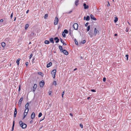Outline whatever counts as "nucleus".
I'll list each match as a JSON object with an SVG mask.
<instances>
[{
	"instance_id": "f257e3e1",
	"label": "nucleus",
	"mask_w": 131,
	"mask_h": 131,
	"mask_svg": "<svg viewBox=\"0 0 131 131\" xmlns=\"http://www.w3.org/2000/svg\"><path fill=\"white\" fill-rule=\"evenodd\" d=\"M19 124L20 126L23 128H25L27 127V125L26 124L23 122L22 121H20L19 122Z\"/></svg>"
},
{
	"instance_id": "f03ea898",
	"label": "nucleus",
	"mask_w": 131,
	"mask_h": 131,
	"mask_svg": "<svg viewBox=\"0 0 131 131\" xmlns=\"http://www.w3.org/2000/svg\"><path fill=\"white\" fill-rule=\"evenodd\" d=\"M56 70H53L51 72V74H52V76L53 78L54 79L55 78V75L56 74Z\"/></svg>"
},
{
	"instance_id": "7ed1b4c3",
	"label": "nucleus",
	"mask_w": 131,
	"mask_h": 131,
	"mask_svg": "<svg viewBox=\"0 0 131 131\" xmlns=\"http://www.w3.org/2000/svg\"><path fill=\"white\" fill-rule=\"evenodd\" d=\"M59 20L58 17H56L55 18L54 22V25H56L57 24Z\"/></svg>"
},
{
	"instance_id": "20e7f679",
	"label": "nucleus",
	"mask_w": 131,
	"mask_h": 131,
	"mask_svg": "<svg viewBox=\"0 0 131 131\" xmlns=\"http://www.w3.org/2000/svg\"><path fill=\"white\" fill-rule=\"evenodd\" d=\"M97 33H99V31H98V30L96 29V28H94V32L93 35L94 36H95L96 35V34Z\"/></svg>"
},
{
	"instance_id": "39448f33",
	"label": "nucleus",
	"mask_w": 131,
	"mask_h": 131,
	"mask_svg": "<svg viewBox=\"0 0 131 131\" xmlns=\"http://www.w3.org/2000/svg\"><path fill=\"white\" fill-rule=\"evenodd\" d=\"M45 84L43 80H42L39 83V85L40 87L43 88Z\"/></svg>"
},
{
	"instance_id": "423d86ee",
	"label": "nucleus",
	"mask_w": 131,
	"mask_h": 131,
	"mask_svg": "<svg viewBox=\"0 0 131 131\" xmlns=\"http://www.w3.org/2000/svg\"><path fill=\"white\" fill-rule=\"evenodd\" d=\"M73 27L74 29L75 30H77L78 29V25L77 23H75L74 24Z\"/></svg>"
},
{
	"instance_id": "0eeeda50",
	"label": "nucleus",
	"mask_w": 131,
	"mask_h": 131,
	"mask_svg": "<svg viewBox=\"0 0 131 131\" xmlns=\"http://www.w3.org/2000/svg\"><path fill=\"white\" fill-rule=\"evenodd\" d=\"M88 34L89 35H90L91 37H93V32L92 30H90L89 32H88Z\"/></svg>"
},
{
	"instance_id": "6e6552de",
	"label": "nucleus",
	"mask_w": 131,
	"mask_h": 131,
	"mask_svg": "<svg viewBox=\"0 0 131 131\" xmlns=\"http://www.w3.org/2000/svg\"><path fill=\"white\" fill-rule=\"evenodd\" d=\"M62 52H63L64 54L66 55H68V52L66 50H63Z\"/></svg>"
},
{
	"instance_id": "1a4fd4ad",
	"label": "nucleus",
	"mask_w": 131,
	"mask_h": 131,
	"mask_svg": "<svg viewBox=\"0 0 131 131\" xmlns=\"http://www.w3.org/2000/svg\"><path fill=\"white\" fill-rule=\"evenodd\" d=\"M23 97H21L20 98V100L19 101V102H18V104H20V105L21 104L22 101L23 100Z\"/></svg>"
},
{
	"instance_id": "9d476101",
	"label": "nucleus",
	"mask_w": 131,
	"mask_h": 131,
	"mask_svg": "<svg viewBox=\"0 0 131 131\" xmlns=\"http://www.w3.org/2000/svg\"><path fill=\"white\" fill-rule=\"evenodd\" d=\"M37 84H34V86L33 87V91L34 92L35 91V90L37 88Z\"/></svg>"
},
{
	"instance_id": "9b49d317",
	"label": "nucleus",
	"mask_w": 131,
	"mask_h": 131,
	"mask_svg": "<svg viewBox=\"0 0 131 131\" xmlns=\"http://www.w3.org/2000/svg\"><path fill=\"white\" fill-rule=\"evenodd\" d=\"M85 17L84 16V19L85 20H85L86 21H89L90 20V17L89 16H87L86 18L85 19Z\"/></svg>"
},
{
	"instance_id": "f8f14e48",
	"label": "nucleus",
	"mask_w": 131,
	"mask_h": 131,
	"mask_svg": "<svg viewBox=\"0 0 131 131\" xmlns=\"http://www.w3.org/2000/svg\"><path fill=\"white\" fill-rule=\"evenodd\" d=\"M17 114V111L16 108H15V111L14 113V117H15L16 116V114Z\"/></svg>"
},
{
	"instance_id": "ddd939ff",
	"label": "nucleus",
	"mask_w": 131,
	"mask_h": 131,
	"mask_svg": "<svg viewBox=\"0 0 131 131\" xmlns=\"http://www.w3.org/2000/svg\"><path fill=\"white\" fill-rule=\"evenodd\" d=\"M54 39V40H56V43H58L59 42V39L58 38V37H55Z\"/></svg>"
},
{
	"instance_id": "4468645a",
	"label": "nucleus",
	"mask_w": 131,
	"mask_h": 131,
	"mask_svg": "<svg viewBox=\"0 0 131 131\" xmlns=\"http://www.w3.org/2000/svg\"><path fill=\"white\" fill-rule=\"evenodd\" d=\"M35 117V113L34 112H33L31 115V118L32 119H33Z\"/></svg>"
},
{
	"instance_id": "2eb2a0df",
	"label": "nucleus",
	"mask_w": 131,
	"mask_h": 131,
	"mask_svg": "<svg viewBox=\"0 0 131 131\" xmlns=\"http://www.w3.org/2000/svg\"><path fill=\"white\" fill-rule=\"evenodd\" d=\"M83 6L84 7V8L85 9H88L89 8V6L88 5H86V4L84 3L83 4Z\"/></svg>"
},
{
	"instance_id": "dca6fc26",
	"label": "nucleus",
	"mask_w": 131,
	"mask_h": 131,
	"mask_svg": "<svg viewBox=\"0 0 131 131\" xmlns=\"http://www.w3.org/2000/svg\"><path fill=\"white\" fill-rule=\"evenodd\" d=\"M52 65V63L51 62H49V63L47 64V68H49Z\"/></svg>"
},
{
	"instance_id": "f3484780",
	"label": "nucleus",
	"mask_w": 131,
	"mask_h": 131,
	"mask_svg": "<svg viewBox=\"0 0 131 131\" xmlns=\"http://www.w3.org/2000/svg\"><path fill=\"white\" fill-rule=\"evenodd\" d=\"M90 16H91V19H92L93 20H96V18L94 17V16L93 15H92V14H91V15Z\"/></svg>"
},
{
	"instance_id": "a211bd4d",
	"label": "nucleus",
	"mask_w": 131,
	"mask_h": 131,
	"mask_svg": "<svg viewBox=\"0 0 131 131\" xmlns=\"http://www.w3.org/2000/svg\"><path fill=\"white\" fill-rule=\"evenodd\" d=\"M60 41L61 42L63 43V45H66V44L64 42V41L61 38L60 39Z\"/></svg>"
},
{
	"instance_id": "6ab92c4d",
	"label": "nucleus",
	"mask_w": 131,
	"mask_h": 131,
	"mask_svg": "<svg viewBox=\"0 0 131 131\" xmlns=\"http://www.w3.org/2000/svg\"><path fill=\"white\" fill-rule=\"evenodd\" d=\"M20 60V59L18 58L16 61V62L18 66L19 65V61Z\"/></svg>"
},
{
	"instance_id": "aec40b11",
	"label": "nucleus",
	"mask_w": 131,
	"mask_h": 131,
	"mask_svg": "<svg viewBox=\"0 0 131 131\" xmlns=\"http://www.w3.org/2000/svg\"><path fill=\"white\" fill-rule=\"evenodd\" d=\"M1 45L3 47H4L6 46V44L5 42H2V43H1Z\"/></svg>"
},
{
	"instance_id": "412c9836",
	"label": "nucleus",
	"mask_w": 131,
	"mask_h": 131,
	"mask_svg": "<svg viewBox=\"0 0 131 131\" xmlns=\"http://www.w3.org/2000/svg\"><path fill=\"white\" fill-rule=\"evenodd\" d=\"M59 49L62 52V51L63 50L62 49V47L61 46H59Z\"/></svg>"
},
{
	"instance_id": "4be33fe9",
	"label": "nucleus",
	"mask_w": 131,
	"mask_h": 131,
	"mask_svg": "<svg viewBox=\"0 0 131 131\" xmlns=\"http://www.w3.org/2000/svg\"><path fill=\"white\" fill-rule=\"evenodd\" d=\"M28 105H29L28 103H27V104H26V105H25V108L26 109H29L28 108Z\"/></svg>"
},
{
	"instance_id": "5701e85b",
	"label": "nucleus",
	"mask_w": 131,
	"mask_h": 131,
	"mask_svg": "<svg viewBox=\"0 0 131 131\" xmlns=\"http://www.w3.org/2000/svg\"><path fill=\"white\" fill-rule=\"evenodd\" d=\"M14 125H15V121H14L13 122V126H12V130L11 131H13V130H14Z\"/></svg>"
},
{
	"instance_id": "b1692460",
	"label": "nucleus",
	"mask_w": 131,
	"mask_h": 131,
	"mask_svg": "<svg viewBox=\"0 0 131 131\" xmlns=\"http://www.w3.org/2000/svg\"><path fill=\"white\" fill-rule=\"evenodd\" d=\"M49 40H50V41L52 43H54L53 39L52 38H50V39Z\"/></svg>"
},
{
	"instance_id": "393cba45",
	"label": "nucleus",
	"mask_w": 131,
	"mask_h": 131,
	"mask_svg": "<svg viewBox=\"0 0 131 131\" xmlns=\"http://www.w3.org/2000/svg\"><path fill=\"white\" fill-rule=\"evenodd\" d=\"M29 25L28 24H26L25 26V29L26 30L28 28V27H29Z\"/></svg>"
},
{
	"instance_id": "a878e982",
	"label": "nucleus",
	"mask_w": 131,
	"mask_h": 131,
	"mask_svg": "<svg viewBox=\"0 0 131 131\" xmlns=\"http://www.w3.org/2000/svg\"><path fill=\"white\" fill-rule=\"evenodd\" d=\"M27 113H24V115L23 117V118L24 119L26 117V116L27 115Z\"/></svg>"
},
{
	"instance_id": "bb28decb",
	"label": "nucleus",
	"mask_w": 131,
	"mask_h": 131,
	"mask_svg": "<svg viewBox=\"0 0 131 131\" xmlns=\"http://www.w3.org/2000/svg\"><path fill=\"white\" fill-rule=\"evenodd\" d=\"M27 113H24V115L23 117V118L24 119L26 117V116L27 115Z\"/></svg>"
},
{
	"instance_id": "cd10ccee",
	"label": "nucleus",
	"mask_w": 131,
	"mask_h": 131,
	"mask_svg": "<svg viewBox=\"0 0 131 131\" xmlns=\"http://www.w3.org/2000/svg\"><path fill=\"white\" fill-rule=\"evenodd\" d=\"M79 1L78 0H76L75 2V4L76 6H77L78 4V2Z\"/></svg>"
},
{
	"instance_id": "c85d7f7f",
	"label": "nucleus",
	"mask_w": 131,
	"mask_h": 131,
	"mask_svg": "<svg viewBox=\"0 0 131 131\" xmlns=\"http://www.w3.org/2000/svg\"><path fill=\"white\" fill-rule=\"evenodd\" d=\"M45 43L47 44H48L49 43V41L47 40H46L45 41Z\"/></svg>"
},
{
	"instance_id": "c756f323",
	"label": "nucleus",
	"mask_w": 131,
	"mask_h": 131,
	"mask_svg": "<svg viewBox=\"0 0 131 131\" xmlns=\"http://www.w3.org/2000/svg\"><path fill=\"white\" fill-rule=\"evenodd\" d=\"M28 110H29V109H26L25 110L24 113H27L28 111Z\"/></svg>"
},
{
	"instance_id": "7c9ffc66",
	"label": "nucleus",
	"mask_w": 131,
	"mask_h": 131,
	"mask_svg": "<svg viewBox=\"0 0 131 131\" xmlns=\"http://www.w3.org/2000/svg\"><path fill=\"white\" fill-rule=\"evenodd\" d=\"M90 28V25L88 26L87 27V31H89V30Z\"/></svg>"
},
{
	"instance_id": "2f4dec72",
	"label": "nucleus",
	"mask_w": 131,
	"mask_h": 131,
	"mask_svg": "<svg viewBox=\"0 0 131 131\" xmlns=\"http://www.w3.org/2000/svg\"><path fill=\"white\" fill-rule=\"evenodd\" d=\"M64 32L65 34H68V31L66 29L64 30Z\"/></svg>"
},
{
	"instance_id": "473e14b6",
	"label": "nucleus",
	"mask_w": 131,
	"mask_h": 131,
	"mask_svg": "<svg viewBox=\"0 0 131 131\" xmlns=\"http://www.w3.org/2000/svg\"><path fill=\"white\" fill-rule=\"evenodd\" d=\"M48 16V14H46L45 15V16H44V18L45 19L47 18Z\"/></svg>"
},
{
	"instance_id": "72a5a7b5",
	"label": "nucleus",
	"mask_w": 131,
	"mask_h": 131,
	"mask_svg": "<svg viewBox=\"0 0 131 131\" xmlns=\"http://www.w3.org/2000/svg\"><path fill=\"white\" fill-rule=\"evenodd\" d=\"M42 115V114L41 113H40L38 115V117H40Z\"/></svg>"
},
{
	"instance_id": "f704fd0d",
	"label": "nucleus",
	"mask_w": 131,
	"mask_h": 131,
	"mask_svg": "<svg viewBox=\"0 0 131 131\" xmlns=\"http://www.w3.org/2000/svg\"><path fill=\"white\" fill-rule=\"evenodd\" d=\"M86 42V41L85 40H84L81 41V43H85Z\"/></svg>"
},
{
	"instance_id": "c9c22d12",
	"label": "nucleus",
	"mask_w": 131,
	"mask_h": 131,
	"mask_svg": "<svg viewBox=\"0 0 131 131\" xmlns=\"http://www.w3.org/2000/svg\"><path fill=\"white\" fill-rule=\"evenodd\" d=\"M129 30V28L128 27H127L126 28L125 31L126 32H127Z\"/></svg>"
},
{
	"instance_id": "e433bc0d",
	"label": "nucleus",
	"mask_w": 131,
	"mask_h": 131,
	"mask_svg": "<svg viewBox=\"0 0 131 131\" xmlns=\"http://www.w3.org/2000/svg\"><path fill=\"white\" fill-rule=\"evenodd\" d=\"M118 20V18L117 17H116L115 19L114 20V21L115 23H116Z\"/></svg>"
},
{
	"instance_id": "4c0bfd02",
	"label": "nucleus",
	"mask_w": 131,
	"mask_h": 131,
	"mask_svg": "<svg viewBox=\"0 0 131 131\" xmlns=\"http://www.w3.org/2000/svg\"><path fill=\"white\" fill-rule=\"evenodd\" d=\"M62 35L64 37H66V35L63 32L62 33Z\"/></svg>"
},
{
	"instance_id": "58836bf2",
	"label": "nucleus",
	"mask_w": 131,
	"mask_h": 131,
	"mask_svg": "<svg viewBox=\"0 0 131 131\" xmlns=\"http://www.w3.org/2000/svg\"><path fill=\"white\" fill-rule=\"evenodd\" d=\"M125 57H126L127 58V60H128V54H126V55Z\"/></svg>"
},
{
	"instance_id": "ea45409f",
	"label": "nucleus",
	"mask_w": 131,
	"mask_h": 131,
	"mask_svg": "<svg viewBox=\"0 0 131 131\" xmlns=\"http://www.w3.org/2000/svg\"><path fill=\"white\" fill-rule=\"evenodd\" d=\"M20 90H21V86H20V85H19V88H18V91H20Z\"/></svg>"
},
{
	"instance_id": "a19ab883",
	"label": "nucleus",
	"mask_w": 131,
	"mask_h": 131,
	"mask_svg": "<svg viewBox=\"0 0 131 131\" xmlns=\"http://www.w3.org/2000/svg\"><path fill=\"white\" fill-rule=\"evenodd\" d=\"M53 84L55 85H57V82L55 81H54L53 82Z\"/></svg>"
},
{
	"instance_id": "79ce46f5",
	"label": "nucleus",
	"mask_w": 131,
	"mask_h": 131,
	"mask_svg": "<svg viewBox=\"0 0 131 131\" xmlns=\"http://www.w3.org/2000/svg\"><path fill=\"white\" fill-rule=\"evenodd\" d=\"M80 126L82 128H83V125L81 123L80 124Z\"/></svg>"
},
{
	"instance_id": "37998d69",
	"label": "nucleus",
	"mask_w": 131,
	"mask_h": 131,
	"mask_svg": "<svg viewBox=\"0 0 131 131\" xmlns=\"http://www.w3.org/2000/svg\"><path fill=\"white\" fill-rule=\"evenodd\" d=\"M106 78L105 77H104L103 79V81L104 82H105L106 81Z\"/></svg>"
},
{
	"instance_id": "c03bdc74",
	"label": "nucleus",
	"mask_w": 131,
	"mask_h": 131,
	"mask_svg": "<svg viewBox=\"0 0 131 131\" xmlns=\"http://www.w3.org/2000/svg\"><path fill=\"white\" fill-rule=\"evenodd\" d=\"M64 91L62 93V97L63 98V96L64 95Z\"/></svg>"
},
{
	"instance_id": "a18cd8bd",
	"label": "nucleus",
	"mask_w": 131,
	"mask_h": 131,
	"mask_svg": "<svg viewBox=\"0 0 131 131\" xmlns=\"http://www.w3.org/2000/svg\"><path fill=\"white\" fill-rule=\"evenodd\" d=\"M75 43L76 45H78V42L77 41H76L75 40Z\"/></svg>"
},
{
	"instance_id": "49530a36",
	"label": "nucleus",
	"mask_w": 131,
	"mask_h": 131,
	"mask_svg": "<svg viewBox=\"0 0 131 131\" xmlns=\"http://www.w3.org/2000/svg\"><path fill=\"white\" fill-rule=\"evenodd\" d=\"M91 91L93 92H96V91L95 90H94V89H92L91 90Z\"/></svg>"
},
{
	"instance_id": "de8ad7c7",
	"label": "nucleus",
	"mask_w": 131,
	"mask_h": 131,
	"mask_svg": "<svg viewBox=\"0 0 131 131\" xmlns=\"http://www.w3.org/2000/svg\"><path fill=\"white\" fill-rule=\"evenodd\" d=\"M49 95H50L51 94V91H50L49 92Z\"/></svg>"
},
{
	"instance_id": "09e8293b",
	"label": "nucleus",
	"mask_w": 131,
	"mask_h": 131,
	"mask_svg": "<svg viewBox=\"0 0 131 131\" xmlns=\"http://www.w3.org/2000/svg\"><path fill=\"white\" fill-rule=\"evenodd\" d=\"M32 54H31L30 56H29V59H31V58L32 57Z\"/></svg>"
},
{
	"instance_id": "8fccbe9b",
	"label": "nucleus",
	"mask_w": 131,
	"mask_h": 131,
	"mask_svg": "<svg viewBox=\"0 0 131 131\" xmlns=\"http://www.w3.org/2000/svg\"><path fill=\"white\" fill-rule=\"evenodd\" d=\"M13 13H12L11 15V16H10V18H11L12 19L13 17Z\"/></svg>"
},
{
	"instance_id": "3c124183",
	"label": "nucleus",
	"mask_w": 131,
	"mask_h": 131,
	"mask_svg": "<svg viewBox=\"0 0 131 131\" xmlns=\"http://www.w3.org/2000/svg\"><path fill=\"white\" fill-rule=\"evenodd\" d=\"M88 24H89V23H86L85 24V26H88Z\"/></svg>"
},
{
	"instance_id": "603ef678",
	"label": "nucleus",
	"mask_w": 131,
	"mask_h": 131,
	"mask_svg": "<svg viewBox=\"0 0 131 131\" xmlns=\"http://www.w3.org/2000/svg\"><path fill=\"white\" fill-rule=\"evenodd\" d=\"M28 62H26V66H27L28 65Z\"/></svg>"
},
{
	"instance_id": "864d4df0",
	"label": "nucleus",
	"mask_w": 131,
	"mask_h": 131,
	"mask_svg": "<svg viewBox=\"0 0 131 131\" xmlns=\"http://www.w3.org/2000/svg\"><path fill=\"white\" fill-rule=\"evenodd\" d=\"M108 4H107V6H110V4L108 2Z\"/></svg>"
},
{
	"instance_id": "5fc2aeb1",
	"label": "nucleus",
	"mask_w": 131,
	"mask_h": 131,
	"mask_svg": "<svg viewBox=\"0 0 131 131\" xmlns=\"http://www.w3.org/2000/svg\"><path fill=\"white\" fill-rule=\"evenodd\" d=\"M0 21V22H3V19H1Z\"/></svg>"
},
{
	"instance_id": "6e6d98bb",
	"label": "nucleus",
	"mask_w": 131,
	"mask_h": 131,
	"mask_svg": "<svg viewBox=\"0 0 131 131\" xmlns=\"http://www.w3.org/2000/svg\"><path fill=\"white\" fill-rule=\"evenodd\" d=\"M70 115L72 117L73 116V115L72 113H70Z\"/></svg>"
},
{
	"instance_id": "4d7b16f0",
	"label": "nucleus",
	"mask_w": 131,
	"mask_h": 131,
	"mask_svg": "<svg viewBox=\"0 0 131 131\" xmlns=\"http://www.w3.org/2000/svg\"><path fill=\"white\" fill-rule=\"evenodd\" d=\"M29 11V10H27L26 11V13L27 14V13H28Z\"/></svg>"
},
{
	"instance_id": "13d9d810",
	"label": "nucleus",
	"mask_w": 131,
	"mask_h": 131,
	"mask_svg": "<svg viewBox=\"0 0 131 131\" xmlns=\"http://www.w3.org/2000/svg\"><path fill=\"white\" fill-rule=\"evenodd\" d=\"M34 32H32L31 34V35H34Z\"/></svg>"
},
{
	"instance_id": "bf43d9fd",
	"label": "nucleus",
	"mask_w": 131,
	"mask_h": 131,
	"mask_svg": "<svg viewBox=\"0 0 131 131\" xmlns=\"http://www.w3.org/2000/svg\"><path fill=\"white\" fill-rule=\"evenodd\" d=\"M77 68H75V69L74 70V71H75L76 70H77Z\"/></svg>"
},
{
	"instance_id": "052dcab7",
	"label": "nucleus",
	"mask_w": 131,
	"mask_h": 131,
	"mask_svg": "<svg viewBox=\"0 0 131 131\" xmlns=\"http://www.w3.org/2000/svg\"><path fill=\"white\" fill-rule=\"evenodd\" d=\"M117 34H115L114 35V36H117Z\"/></svg>"
},
{
	"instance_id": "680f3d73",
	"label": "nucleus",
	"mask_w": 131,
	"mask_h": 131,
	"mask_svg": "<svg viewBox=\"0 0 131 131\" xmlns=\"http://www.w3.org/2000/svg\"><path fill=\"white\" fill-rule=\"evenodd\" d=\"M16 19V17H15V18H14V21H15Z\"/></svg>"
},
{
	"instance_id": "e2e57ef3",
	"label": "nucleus",
	"mask_w": 131,
	"mask_h": 131,
	"mask_svg": "<svg viewBox=\"0 0 131 131\" xmlns=\"http://www.w3.org/2000/svg\"><path fill=\"white\" fill-rule=\"evenodd\" d=\"M90 99V97H89L87 99H88L89 100V99Z\"/></svg>"
},
{
	"instance_id": "0e129e2a",
	"label": "nucleus",
	"mask_w": 131,
	"mask_h": 131,
	"mask_svg": "<svg viewBox=\"0 0 131 131\" xmlns=\"http://www.w3.org/2000/svg\"><path fill=\"white\" fill-rule=\"evenodd\" d=\"M72 12V11H71L70 12H69V13H71V12Z\"/></svg>"
},
{
	"instance_id": "69168bd1",
	"label": "nucleus",
	"mask_w": 131,
	"mask_h": 131,
	"mask_svg": "<svg viewBox=\"0 0 131 131\" xmlns=\"http://www.w3.org/2000/svg\"><path fill=\"white\" fill-rule=\"evenodd\" d=\"M44 119V118L43 119L41 120V121H42V120H43Z\"/></svg>"
},
{
	"instance_id": "338daca9",
	"label": "nucleus",
	"mask_w": 131,
	"mask_h": 131,
	"mask_svg": "<svg viewBox=\"0 0 131 131\" xmlns=\"http://www.w3.org/2000/svg\"><path fill=\"white\" fill-rule=\"evenodd\" d=\"M31 122H31V121L30 122V123H31Z\"/></svg>"
},
{
	"instance_id": "774afa93",
	"label": "nucleus",
	"mask_w": 131,
	"mask_h": 131,
	"mask_svg": "<svg viewBox=\"0 0 131 131\" xmlns=\"http://www.w3.org/2000/svg\"><path fill=\"white\" fill-rule=\"evenodd\" d=\"M31 122H31V121L30 122V123H31Z\"/></svg>"
}]
</instances>
